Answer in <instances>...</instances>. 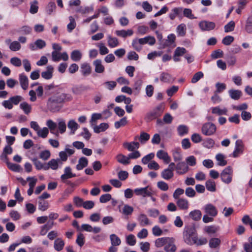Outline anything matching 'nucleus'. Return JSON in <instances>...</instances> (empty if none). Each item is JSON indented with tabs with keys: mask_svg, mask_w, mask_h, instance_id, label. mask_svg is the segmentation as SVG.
<instances>
[{
	"mask_svg": "<svg viewBox=\"0 0 252 252\" xmlns=\"http://www.w3.org/2000/svg\"><path fill=\"white\" fill-rule=\"evenodd\" d=\"M72 99V97L70 94L62 93L59 91L49 98L47 106L50 111L57 112L60 110L63 103L70 101Z\"/></svg>",
	"mask_w": 252,
	"mask_h": 252,
	"instance_id": "obj_1",
	"label": "nucleus"
},
{
	"mask_svg": "<svg viewBox=\"0 0 252 252\" xmlns=\"http://www.w3.org/2000/svg\"><path fill=\"white\" fill-rule=\"evenodd\" d=\"M156 43V39L152 36H146L141 38H135L132 41L133 48L137 52H140L142 49V45L148 44L153 45Z\"/></svg>",
	"mask_w": 252,
	"mask_h": 252,
	"instance_id": "obj_2",
	"label": "nucleus"
},
{
	"mask_svg": "<svg viewBox=\"0 0 252 252\" xmlns=\"http://www.w3.org/2000/svg\"><path fill=\"white\" fill-rule=\"evenodd\" d=\"M233 169L231 166H227L223 169L220 174L222 182L226 184L230 183L232 180Z\"/></svg>",
	"mask_w": 252,
	"mask_h": 252,
	"instance_id": "obj_3",
	"label": "nucleus"
},
{
	"mask_svg": "<svg viewBox=\"0 0 252 252\" xmlns=\"http://www.w3.org/2000/svg\"><path fill=\"white\" fill-rule=\"evenodd\" d=\"M195 230L192 227H188L186 228L183 232V239L184 242L189 245H192V237H195L194 236Z\"/></svg>",
	"mask_w": 252,
	"mask_h": 252,
	"instance_id": "obj_4",
	"label": "nucleus"
},
{
	"mask_svg": "<svg viewBox=\"0 0 252 252\" xmlns=\"http://www.w3.org/2000/svg\"><path fill=\"white\" fill-rule=\"evenodd\" d=\"M216 126L214 124L208 122L203 125L201 128V132L206 136H210L216 132Z\"/></svg>",
	"mask_w": 252,
	"mask_h": 252,
	"instance_id": "obj_5",
	"label": "nucleus"
},
{
	"mask_svg": "<svg viewBox=\"0 0 252 252\" xmlns=\"http://www.w3.org/2000/svg\"><path fill=\"white\" fill-rule=\"evenodd\" d=\"M76 176V174L72 172V169L70 167L67 166L65 167L64 173L61 175V179L63 183L72 185L73 184L69 182H67V180Z\"/></svg>",
	"mask_w": 252,
	"mask_h": 252,
	"instance_id": "obj_6",
	"label": "nucleus"
},
{
	"mask_svg": "<svg viewBox=\"0 0 252 252\" xmlns=\"http://www.w3.org/2000/svg\"><path fill=\"white\" fill-rule=\"evenodd\" d=\"M163 111V106L161 105H158L147 114V118L149 120L156 119L161 115Z\"/></svg>",
	"mask_w": 252,
	"mask_h": 252,
	"instance_id": "obj_7",
	"label": "nucleus"
},
{
	"mask_svg": "<svg viewBox=\"0 0 252 252\" xmlns=\"http://www.w3.org/2000/svg\"><path fill=\"white\" fill-rule=\"evenodd\" d=\"M175 240L173 237H167L164 250L166 252H176L177 248L175 244Z\"/></svg>",
	"mask_w": 252,
	"mask_h": 252,
	"instance_id": "obj_8",
	"label": "nucleus"
},
{
	"mask_svg": "<svg viewBox=\"0 0 252 252\" xmlns=\"http://www.w3.org/2000/svg\"><path fill=\"white\" fill-rule=\"evenodd\" d=\"M52 59L55 62H59L61 60L66 61L68 59V56L66 52L61 53L57 51H54L52 52Z\"/></svg>",
	"mask_w": 252,
	"mask_h": 252,
	"instance_id": "obj_9",
	"label": "nucleus"
},
{
	"mask_svg": "<svg viewBox=\"0 0 252 252\" xmlns=\"http://www.w3.org/2000/svg\"><path fill=\"white\" fill-rule=\"evenodd\" d=\"M216 24L214 22L202 21L199 23V27L202 31H209L215 29Z\"/></svg>",
	"mask_w": 252,
	"mask_h": 252,
	"instance_id": "obj_10",
	"label": "nucleus"
},
{
	"mask_svg": "<svg viewBox=\"0 0 252 252\" xmlns=\"http://www.w3.org/2000/svg\"><path fill=\"white\" fill-rule=\"evenodd\" d=\"M151 188L147 186L145 188L135 189L134 190V192L137 195H141L143 197H145L148 195H151Z\"/></svg>",
	"mask_w": 252,
	"mask_h": 252,
	"instance_id": "obj_11",
	"label": "nucleus"
},
{
	"mask_svg": "<svg viewBox=\"0 0 252 252\" xmlns=\"http://www.w3.org/2000/svg\"><path fill=\"white\" fill-rule=\"evenodd\" d=\"M204 210L206 214L212 217H215L218 215L217 209L212 204H207L205 205Z\"/></svg>",
	"mask_w": 252,
	"mask_h": 252,
	"instance_id": "obj_12",
	"label": "nucleus"
},
{
	"mask_svg": "<svg viewBox=\"0 0 252 252\" xmlns=\"http://www.w3.org/2000/svg\"><path fill=\"white\" fill-rule=\"evenodd\" d=\"M244 146L243 142L240 140H237L235 142V147L234 152L232 153L233 158L239 157L243 152Z\"/></svg>",
	"mask_w": 252,
	"mask_h": 252,
	"instance_id": "obj_13",
	"label": "nucleus"
},
{
	"mask_svg": "<svg viewBox=\"0 0 252 252\" xmlns=\"http://www.w3.org/2000/svg\"><path fill=\"white\" fill-rule=\"evenodd\" d=\"M188 165L185 162H179L176 165V170L177 174L183 175L189 171Z\"/></svg>",
	"mask_w": 252,
	"mask_h": 252,
	"instance_id": "obj_14",
	"label": "nucleus"
},
{
	"mask_svg": "<svg viewBox=\"0 0 252 252\" xmlns=\"http://www.w3.org/2000/svg\"><path fill=\"white\" fill-rule=\"evenodd\" d=\"M44 90L46 95H50L52 94H56L57 92L61 91V89L56 87L54 84H51L45 85Z\"/></svg>",
	"mask_w": 252,
	"mask_h": 252,
	"instance_id": "obj_15",
	"label": "nucleus"
},
{
	"mask_svg": "<svg viewBox=\"0 0 252 252\" xmlns=\"http://www.w3.org/2000/svg\"><path fill=\"white\" fill-rule=\"evenodd\" d=\"M115 33L118 37L126 38L127 37L132 35L133 34V31L131 29H128L127 30H116L115 31Z\"/></svg>",
	"mask_w": 252,
	"mask_h": 252,
	"instance_id": "obj_16",
	"label": "nucleus"
},
{
	"mask_svg": "<svg viewBox=\"0 0 252 252\" xmlns=\"http://www.w3.org/2000/svg\"><path fill=\"white\" fill-rule=\"evenodd\" d=\"M123 147L128 151L132 152L139 148V143L138 142H125L123 144Z\"/></svg>",
	"mask_w": 252,
	"mask_h": 252,
	"instance_id": "obj_17",
	"label": "nucleus"
},
{
	"mask_svg": "<svg viewBox=\"0 0 252 252\" xmlns=\"http://www.w3.org/2000/svg\"><path fill=\"white\" fill-rule=\"evenodd\" d=\"M176 204L181 210H186L189 208V202L188 200L185 198H180L177 199Z\"/></svg>",
	"mask_w": 252,
	"mask_h": 252,
	"instance_id": "obj_18",
	"label": "nucleus"
},
{
	"mask_svg": "<svg viewBox=\"0 0 252 252\" xmlns=\"http://www.w3.org/2000/svg\"><path fill=\"white\" fill-rule=\"evenodd\" d=\"M212 113L217 115H227L228 110L226 107L220 108V106H217L211 108Z\"/></svg>",
	"mask_w": 252,
	"mask_h": 252,
	"instance_id": "obj_19",
	"label": "nucleus"
},
{
	"mask_svg": "<svg viewBox=\"0 0 252 252\" xmlns=\"http://www.w3.org/2000/svg\"><path fill=\"white\" fill-rule=\"evenodd\" d=\"M95 72L98 73H102L104 71L105 67L102 63L101 60L97 59L93 62Z\"/></svg>",
	"mask_w": 252,
	"mask_h": 252,
	"instance_id": "obj_20",
	"label": "nucleus"
},
{
	"mask_svg": "<svg viewBox=\"0 0 252 252\" xmlns=\"http://www.w3.org/2000/svg\"><path fill=\"white\" fill-rule=\"evenodd\" d=\"M19 82L22 88L26 90L29 86V80L27 76L22 73L19 75Z\"/></svg>",
	"mask_w": 252,
	"mask_h": 252,
	"instance_id": "obj_21",
	"label": "nucleus"
},
{
	"mask_svg": "<svg viewBox=\"0 0 252 252\" xmlns=\"http://www.w3.org/2000/svg\"><path fill=\"white\" fill-rule=\"evenodd\" d=\"M137 220L141 226H144L151 224L147 216L144 214H140L137 218Z\"/></svg>",
	"mask_w": 252,
	"mask_h": 252,
	"instance_id": "obj_22",
	"label": "nucleus"
},
{
	"mask_svg": "<svg viewBox=\"0 0 252 252\" xmlns=\"http://www.w3.org/2000/svg\"><path fill=\"white\" fill-rule=\"evenodd\" d=\"M63 164V162L61 161L60 159H52L48 162V165L47 167H50L53 170H57L59 166H61Z\"/></svg>",
	"mask_w": 252,
	"mask_h": 252,
	"instance_id": "obj_23",
	"label": "nucleus"
},
{
	"mask_svg": "<svg viewBox=\"0 0 252 252\" xmlns=\"http://www.w3.org/2000/svg\"><path fill=\"white\" fill-rule=\"evenodd\" d=\"M47 70L41 73V77L45 79L49 80L52 78L54 68L52 65H48Z\"/></svg>",
	"mask_w": 252,
	"mask_h": 252,
	"instance_id": "obj_24",
	"label": "nucleus"
},
{
	"mask_svg": "<svg viewBox=\"0 0 252 252\" xmlns=\"http://www.w3.org/2000/svg\"><path fill=\"white\" fill-rule=\"evenodd\" d=\"M80 71L84 76H88L91 73V67L88 63H84L81 64Z\"/></svg>",
	"mask_w": 252,
	"mask_h": 252,
	"instance_id": "obj_25",
	"label": "nucleus"
},
{
	"mask_svg": "<svg viewBox=\"0 0 252 252\" xmlns=\"http://www.w3.org/2000/svg\"><path fill=\"white\" fill-rule=\"evenodd\" d=\"M157 156L159 159L163 160L166 163H169L170 161V158L167 153L163 150L158 151L157 153Z\"/></svg>",
	"mask_w": 252,
	"mask_h": 252,
	"instance_id": "obj_26",
	"label": "nucleus"
},
{
	"mask_svg": "<svg viewBox=\"0 0 252 252\" xmlns=\"http://www.w3.org/2000/svg\"><path fill=\"white\" fill-rule=\"evenodd\" d=\"M88 164V160L85 157H81L78 160V164L76 166L77 170H82L84 168L87 166Z\"/></svg>",
	"mask_w": 252,
	"mask_h": 252,
	"instance_id": "obj_27",
	"label": "nucleus"
},
{
	"mask_svg": "<svg viewBox=\"0 0 252 252\" xmlns=\"http://www.w3.org/2000/svg\"><path fill=\"white\" fill-rule=\"evenodd\" d=\"M107 43L110 48H115L119 45L118 39L115 37H113L110 35H107Z\"/></svg>",
	"mask_w": 252,
	"mask_h": 252,
	"instance_id": "obj_28",
	"label": "nucleus"
},
{
	"mask_svg": "<svg viewBox=\"0 0 252 252\" xmlns=\"http://www.w3.org/2000/svg\"><path fill=\"white\" fill-rule=\"evenodd\" d=\"M64 242L61 238L56 239L54 243V248L58 252L61 251L64 247Z\"/></svg>",
	"mask_w": 252,
	"mask_h": 252,
	"instance_id": "obj_29",
	"label": "nucleus"
},
{
	"mask_svg": "<svg viewBox=\"0 0 252 252\" xmlns=\"http://www.w3.org/2000/svg\"><path fill=\"white\" fill-rule=\"evenodd\" d=\"M221 243L219 238H213L210 239L209 242V246L211 249H219Z\"/></svg>",
	"mask_w": 252,
	"mask_h": 252,
	"instance_id": "obj_30",
	"label": "nucleus"
},
{
	"mask_svg": "<svg viewBox=\"0 0 252 252\" xmlns=\"http://www.w3.org/2000/svg\"><path fill=\"white\" fill-rule=\"evenodd\" d=\"M109 127V125L107 123H103L98 126H93L94 131L95 133H99L101 132L105 131Z\"/></svg>",
	"mask_w": 252,
	"mask_h": 252,
	"instance_id": "obj_31",
	"label": "nucleus"
},
{
	"mask_svg": "<svg viewBox=\"0 0 252 252\" xmlns=\"http://www.w3.org/2000/svg\"><path fill=\"white\" fill-rule=\"evenodd\" d=\"M228 93L230 97L234 100H238L242 95V92L238 90H230Z\"/></svg>",
	"mask_w": 252,
	"mask_h": 252,
	"instance_id": "obj_32",
	"label": "nucleus"
},
{
	"mask_svg": "<svg viewBox=\"0 0 252 252\" xmlns=\"http://www.w3.org/2000/svg\"><path fill=\"white\" fill-rule=\"evenodd\" d=\"M174 176L173 171L172 170L166 168L164 169L161 173V177L166 180H169L173 178Z\"/></svg>",
	"mask_w": 252,
	"mask_h": 252,
	"instance_id": "obj_33",
	"label": "nucleus"
},
{
	"mask_svg": "<svg viewBox=\"0 0 252 252\" xmlns=\"http://www.w3.org/2000/svg\"><path fill=\"white\" fill-rule=\"evenodd\" d=\"M118 162L124 165H127L130 163L128 156L126 157L122 154H118L116 157Z\"/></svg>",
	"mask_w": 252,
	"mask_h": 252,
	"instance_id": "obj_34",
	"label": "nucleus"
},
{
	"mask_svg": "<svg viewBox=\"0 0 252 252\" xmlns=\"http://www.w3.org/2000/svg\"><path fill=\"white\" fill-rule=\"evenodd\" d=\"M46 125L50 129L51 133L58 135L59 132L58 131L55 132L56 129L57 127V124L53 122L52 120H48L46 122Z\"/></svg>",
	"mask_w": 252,
	"mask_h": 252,
	"instance_id": "obj_35",
	"label": "nucleus"
},
{
	"mask_svg": "<svg viewBox=\"0 0 252 252\" xmlns=\"http://www.w3.org/2000/svg\"><path fill=\"white\" fill-rule=\"evenodd\" d=\"M160 80L163 82L169 83L173 82L174 79L170 74L162 72L160 75Z\"/></svg>",
	"mask_w": 252,
	"mask_h": 252,
	"instance_id": "obj_36",
	"label": "nucleus"
},
{
	"mask_svg": "<svg viewBox=\"0 0 252 252\" xmlns=\"http://www.w3.org/2000/svg\"><path fill=\"white\" fill-rule=\"evenodd\" d=\"M192 243L197 246L205 245L207 243V239L205 237L198 238L197 236L192 237Z\"/></svg>",
	"mask_w": 252,
	"mask_h": 252,
	"instance_id": "obj_37",
	"label": "nucleus"
},
{
	"mask_svg": "<svg viewBox=\"0 0 252 252\" xmlns=\"http://www.w3.org/2000/svg\"><path fill=\"white\" fill-rule=\"evenodd\" d=\"M57 121V126L58 127V130L59 132L61 134L63 133L64 132H65L66 128L65 120H64L63 119H58Z\"/></svg>",
	"mask_w": 252,
	"mask_h": 252,
	"instance_id": "obj_38",
	"label": "nucleus"
},
{
	"mask_svg": "<svg viewBox=\"0 0 252 252\" xmlns=\"http://www.w3.org/2000/svg\"><path fill=\"white\" fill-rule=\"evenodd\" d=\"M120 212L125 216H130L133 212V208L129 205L125 204Z\"/></svg>",
	"mask_w": 252,
	"mask_h": 252,
	"instance_id": "obj_39",
	"label": "nucleus"
},
{
	"mask_svg": "<svg viewBox=\"0 0 252 252\" xmlns=\"http://www.w3.org/2000/svg\"><path fill=\"white\" fill-rule=\"evenodd\" d=\"M82 55L81 52L78 50L73 51L70 55L71 60L74 62H78L82 58Z\"/></svg>",
	"mask_w": 252,
	"mask_h": 252,
	"instance_id": "obj_40",
	"label": "nucleus"
},
{
	"mask_svg": "<svg viewBox=\"0 0 252 252\" xmlns=\"http://www.w3.org/2000/svg\"><path fill=\"white\" fill-rule=\"evenodd\" d=\"M186 26L185 24H181L178 26L176 29V32L180 36H184L186 33Z\"/></svg>",
	"mask_w": 252,
	"mask_h": 252,
	"instance_id": "obj_41",
	"label": "nucleus"
},
{
	"mask_svg": "<svg viewBox=\"0 0 252 252\" xmlns=\"http://www.w3.org/2000/svg\"><path fill=\"white\" fill-rule=\"evenodd\" d=\"M201 212L199 210H195L189 213V217L195 221L200 220L201 218Z\"/></svg>",
	"mask_w": 252,
	"mask_h": 252,
	"instance_id": "obj_42",
	"label": "nucleus"
},
{
	"mask_svg": "<svg viewBox=\"0 0 252 252\" xmlns=\"http://www.w3.org/2000/svg\"><path fill=\"white\" fill-rule=\"evenodd\" d=\"M110 240L111 241V245L113 246H119L121 243L120 238L116 234H112L110 235Z\"/></svg>",
	"mask_w": 252,
	"mask_h": 252,
	"instance_id": "obj_43",
	"label": "nucleus"
},
{
	"mask_svg": "<svg viewBox=\"0 0 252 252\" xmlns=\"http://www.w3.org/2000/svg\"><path fill=\"white\" fill-rule=\"evenodd\" d=\"M49 207V204L47 201L39 200L38 201V208L41 211H45Z\"/></svg>",
	"mask_w": 252,
	"mask_h": 252,
	"instance_id": "obj_44",
	"label": "nucleus"
},
{
	"mask_svg": "<svg viewBox=\"0 0 252 252\" xmlns=\"http://www.w3.org/2000/svg\"><path fill=\"white\" fill-rule=\"evenodd\" d=\"M206 187L208 190L214 192L216 191V184L215 182L212 180H208L206 182Z\"/></svg>",
	"mask_w": 252,
	"mask_h": 252,
	"instance_id": "obj_45",
	"label": "nucleus"
},
{
	"mask_svg": "<svg viewBox=\"0 0 252 252\" xmlns=\"http://www.w3.org/2000/svg\"><path fill=\"white\" fill-rule=\"evenodd\" d=\"M216 158L218 161V165L223 166L227 164V161L225 160V157L222 154H217Z\"/></svg>",
	"mask_w": 252,
	"mask_h": 252,
	"instance_id": "obj_46",
	"label": "nucleus"
},
{
	"mask_svg": "<svg viewBox=\"0 0 252 252\" xmlns=\"http://www.w3.org/2000/svg\"><path fill=\"white\" fill-rule=\"evenodd\" d=\"M67 126L71 130V133L73 134L78 129V125L75 121L71 120L68 122Z\"/></svg>",
	"mask_w": 252,
	"mask_h": 252,
	"instance_id": "obj_47",
	"label": "nucleus"
},
{
	"mask_svg": "<svg viewBox=\"0 0 252 252\" xmlns=\"http://www.w3.org/2000/svg\"><path fill=\"white\" fill-rule=\"evenodd\" d=\"M31 160L33 162L36 169L40 170L42 168H44L45 170H48L49 169V167L44 166L43 163L38 160L36 158H32Z\"/></svg>",
	"mask_w": 252,
	"mask_h": 252,
	"instance_id": "obj_48",
	"label": "nucleus"
},
{
	"mask_svg": "<svg viewBox=\"0 0 252 252\" xmlns=\"http://www.w3.org/2000/svg\"><path fill=\"white\" fill-rule=\"evenodd\" d=\"M20 107L27 115H28L29 113H30L32 110L31 105L29 104L26 102L21 103L20 105Z\"/></svg>",
	"mask_w": 252,
	"mask_h": 252,
	"instance_id": "obj_49",
	"label": "nucleus"
},
{
	"mask_svg": "<svg viewBox=\"0 0 252 252\" xmlns=\"http://www.w3.org/2000/svg\"><path fill=\"white\" fill-rule=\"evenodd\" d=\"M245 29L248 33H252V15L247 20Z\"/></svg>",
	"mask_w": 252,
	"mask_h": 252,
	"instance_id": "obj_50",
	"label": "nucleus"
},
{
	"mask_svg": "<svg viewBox=\"0 0 252 252\" xmlns=\"http://www.w3.org/2000/svg\"><path fill=\"white\" fill-rule=\"evenodd\" d=\"M21 48V45L18 41H12L9 46L10 50L14 52L18 51L20 50Z\"/></svg>",
	"mask_w": 252,
	"mask_h": 252,
	"instance_id": "obj_51",
	"label": "nucleus"
},
{
	"mask_svg": "<svg viewBox=\"0 0 252 252\" xmlns=\"http://www.w3.org/2000/svg\"><path fill=\"white\" fill-rule=\"evenodd\" d=\"M54 222H52L49 225L46 224L42 226L40 232V235L42 236L45 235L47 233L48 231L52 228Z\"/></svg>",
	"mask_w": 252,
	"mask_h": 252,
	"instance_id": "obj_52",
	"label": "nucleus"
},
{
	"mask_svg": "<svg viewBox=\"0 0 252 252\" xmlns=\"http://www.w3.org/2000/svg\"><path fill=\"white\" fill-rule=\"evenodd\" d=\"M178 134L180 136H183L188 133L189 128L185 125H180L177 128Z\"/></svg>",
	"mask_w": 252,
	"mask_h": 252,
	"instance_id": "obj_53",
	"label": "nucleus"
},
{
	"mask_svg": "<svg viewBox=\"0 0 252 252\" xmlns=\"http://www.w3.org/2000/svg\"><path fill=\"white\" fill-rule=\"evenodd\" d=\"M167 237H162L157 239L155 241V246L157 248H161L165 246Z\"/></svg>",
	"mask_w": 252,
	"mask_h": 252,
	"instance_id": "obj_54",
	"label": "nucleus"
},
{
	"mask_svg": "<svg viewBox=\"0 0 252 252\" xmlns=\"http://www.w3.org/2000/svg\"><path fill=\"white\" fill-rule=\"evenodd\" d=\"M7 165L10 170L14 172H20L22 169L21 166L18 164L7 162Z\"/></svg>",
	"mask_w": 252,
	"mask_h": 252,
	"instance_id": "obj_55",
	"label": "nucleus"
},
{
	"mask_svg": "<svg viewBox=\"0 0 252 252\" xmlns=\"http://www.w3.org/2000/svg\"><path fill=\"white\" fill-rule=\"evenodd\" d=\"M36 133L39 137L45 138L49 133V129L47 127H44L41 129L39 128Z\"/></svg>",
	"mask_w": 252,
	"mask_h": 252,
	"instance_id": "obj_56",
	"label": "nucleus"
},
{
	"mask_svg": "<svg viewBox=\"0 0 252 252\" xmlns=\"http://www.w3.org/2000/svg\"><path fill=\"white\" fill-rule=\"evenodd\" d=\"M243 247L245 252H252V236L249 238L248 242L244 244Z\"/></svg>",
	"mask_w": 252,
	"mask_h": 252,
	"instance_id": "obj_57",
	"label": "nucleus"
},
{
	"mask_svg": "<svg viewBox=\"0 0 252 252\" xmlns=\"http://www.w3.org/2000/svg\"><path fill=\"white\" fill-rule=\"evenodd\" d=\"M235 24L233 21H230L226 25L224 26V32H232L234 30Z\"/></svg>",
	"mask_w": 252,
	"mask_h": 252,
	"instance_id": "obj_58",
	"label": "nucleus"
},
{
	"mask_svg": "<svg viewBox=\"0 0 252 252\" xmlns=\"http://www.w3.org/2000/svg\"><path fill=\"white\" fill-rule=\"evenodd\" d=\"M218 230L219 227L214 225L207 226L204 228V231L208 234L215 233Z\"/></svg>",
	"mask_w": 252,
	"mask_h": 252,
	"instance_id": "obj_59",
	"label": "nucleus"
},
{
	"mask_svg": "<svg viewBox=\"0 0 252 252\" xmlns=\"http://www.w3.org/2000/svg\"><path fill=\"white\" fill-rule=\"evenodd\" d=\"M70 23L67 25L68 32H70L75 29L76 27V22L72 16L69 17Z\"/></svg>",
	"mask_w": 252,
	"mask_h": 252,
	"instance_id": "obj_60",
	"label": "nucleus"
},
{
	"mask_svg": "<svg viewBox=\"0 0 252 252\" xmlns=\"http://www.w3.org/2000/svg\"><path fill=\"white\" fill-rule=\"evenodd\" d=\"M9 99L13 105H17L23 100V98L20 95H15L10 97Z\"/></svg>",
	"mask_w": 252,
	"mask_h": 252,
	"instance_id": "obj_61",
	"label": "nucleus"
},
{
	"mask_svg": "<svg viewBox=\"0 0 252 252\" xmlns=\"http://www.w3.org/2000/svg\"><path fill=\"white\" fill-rule=\"evenodd\" d=\"M214 144L215 141L211 138H207L203 143V146L208 149L213 148Z\"/></svg>",
	"mask_w": 252,
	"mask_h": 252,
	"instance_id": "obj_62",
	"label": "nucleus"
},
{
	"mask_svg": "<svg viewBox=\"0 0 252 252\" xmlns=\"http://www.w3.org/2000/svg\"><path fill=\"white\" fill-rule=\"evenodd\" d=\"M204 74L202 72L199 71L195 73L192 77L191 82L192 83H195L198 82L201 78H203Z\"/></svg>",
	"mask_w": 252,
	"mask_h": 252,
	"instance_id": "obj_63",
	"label": "nucleus"
},
{
	"mask_svg": "<svg viewBox=\"0 0 252 252\" xmlns=\"http://www.w3.org/2000/svg\"><path fill=\"white\" fill-rule=\"evenodd\" d=\"M181 10V8H174L172 9L171 12L169 14L170 19L172 20H174L179 14Z\"/></svg>",
	"mask_w": 252,
	"mask_h": 252,
	"instance_id": "obj_64",
	"label": "nucleus"
}]
</instances>
